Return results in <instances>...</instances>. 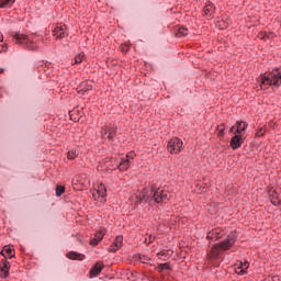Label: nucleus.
I'll return each instance as SVG.
<instances>
[{
	"label": "nucleus",
	"instance_id": "obj_32",
	"mask_svg": "<svg viewBox=\"0 0 281 281\" xmlns=\"http://www.w3.org/2000/svg\"><path fill=\"white\" fill-rule=\"evenodd\" d=\"M55 192L56 196H63L65 194V186H57Z\"/></svg>",
	"mask_w": 281,
	"mask_h": 281
},
{
	"label": "nucleus",
	"instance_id": "obj_7",
	"mask_svg": "<svg viewBox=\"0 0 281 281\" xmlns=\"http://www.w3.org/2000/svg\"><path fill=\"white\" fill-rule=\"evenodd\" d=\"M124 237L122 235L116 236L112 245L108 248L109 254H115V251H120V249H122Z\"/></svg>",
	"mask_w": 281,
	"mask_h": 281
},
{
	"label": "nucleus",
	"instance_id": "obj_13",
	"mask_svg": "<svg viewBox=\"0 0 281 281\" xmlns=\"http://www.w3.org/2000/svg\"><path fill=\"white\" fill-rule=\"evenodd\" d=\"M103 137H108V139H113L115 135H117V127L116 126H105L101 131Z\"/></svg>",
	"mask_w": 281,
	"mask_h": 281
},
{
	"label": "nucleus",
	"instance_id": "obj_5",
	"mask_svg": "<svg viewBox=\"0 0 281 281\" xmlns=\"http://www.w3.org/2000/svg\"><path fill=\"white\" fill-rule=\"evenodd\" d=\"M223 254V250L218 247L217 244H214L210 251L206 255L207 260L210 262H215V260H221V255Z\"/></svg>",
	"mask_w": 281,
	"mask_h": 281
},
{
	"label": "nucleus",
	"instance_id": "obj_44",
	"mask_svg": "<svg viewBox=\"0 0 281 281\" xmlns=\"http://www.w3.org/2000/svg\"><path fill=\"white\" fill-rule=\"evenodd\" d=\"M113 166H115V162H111L110 165L108 164V165H106L108 170H111V169H109V168H111V167H113Z\"/></svg>",
	"mask_w": 281,
	"mask_h": 281
},
{
	"label": "nucleus",
	"instance_id": "obj_39",
	"mask_svg": "<svg viewBox=\"0 0 281 281\" xmlns=\"http://www.w3.org/2000/svg\"><path fill=\"white\" fill-rule=\"evenodd\" d=\"M5 52H8V44H1L0 45V54H3Z\"/></svg>",
	"mask_w": 281,
	"mask_h": 281
},
{
	"label": "nucleus",
	"instance_id": "obj_6",
	"mask_svg": "<svg viewBox=\"0 0 281 281\" xmlns=\"http://www.w3.org/2000/svg\"><path fill=\"white\" fill-rule=\"evenodd\" d=\"M153 199L155 203H166L170 199V193L164 190H157L154 192Z\"/></svg>",
	"mask_w": 281,
	"mask_h": 281
},
{
	"label": "nucleus",
	"instance_id": "obj_47",
	"mask_svg": "<svg viewBox=\"0 0 281 281\" xmlns=\"http://www.w3.org/2000/svg\"><path fill=\"white\" fill-rule=\"evenodd\" d=\"M4 72H5V69L0 68V74H4Z\"/></svg>",
	"mask_w": 281,
	"mask_h": 281
},
{
	"label": "nucleus",
	"instance_id": "obj_42",
	"mask_svg": "<svg viewBox=\"0 0 281 281\" xmlns=\"http://www.w3.org/2000/svg\"><path fill=\"white\" fill-rule=\"evenodd\" d=\"M217 26H218L221 30H225V29L227 27V25L225 24L224 21L218 22Z\"/></svg>",
	"mask_w": 281,
	"mask_h": 281
},
{
	"label": "nucleus",
	"instance_id": "obj_33",
	"mask_svg": "<svg viewBox=\"0 0 281 281\" xmlns=\"http://www.w3.org/2000/svg\"><path fill=\"white\" fill-rule=\"evenodd\" d=\"M82 60H85V53H80L79 55H77L75 57V65H80V63H82Z\"/></svg>",
	"mask_w": 281,
	"mask_h": 281
},
{
	"label": "nucleus",
	"instance_id": "obj_19",
	"mask_svg": "<svg viewBox=\"0 0 281 281\" xmlns=\"http://www.w3.org/2000/svg\"><path fill=\"white\" fill-rule=\"evenodd\" d=\"M223 237V231L220 229H213L207 233L206 238L209 240H220V238Z\"/></svg>",
	"mask_w": 281,
	"mask_h": 281
},
{
	"label": "nucleus",
	"instance_id": "obj_36",
	"mask_svg": "<svg viewBox=\"0 0 281 281\" xmlns=\"http://www.w3.org/2000/svg\"><path fill=\"white\" fill-rule=\"evenodd\" d=\"M101 240L100 239H98L97 237H94V238H92L91 240H90V245H92V247H98V245H99V243H100Z\"/></svg>",
	"mask_w": 281,
	"mask_h": 281
},
{
	"label": "nucleus",
	"instance_id": "obj_24",
	"mask_svg": "<svg viewBox=\"0 0 281 281\" xmlns=\"http://www.w3.org/2000/svg\"><path fill=\"white\" fill-rule=\"evenodd\" d=\"M226 239L228 240V243L231 245H235L236 244V240H238V232L234 231V232H231Z\"/></svg>",
	"mask_w": 281,
	"mask_h": 281
},
{
	"label": "nucleus",
	"instance_id": "obj_35",
	"mask_svg": "<svg viewBox=\"0 0 281 281\" xmlns=\"http://www.w3.org/2000/svg\"><path fill=\"white\" fill-rule=\"evenodd\" d=\"M120 49L123 54H128V50L131 49V45L130 44H122L120 46Z\"/></svg>",
	"mask_w": 281,
	"mask_h": 281
},
{
	"label": "nucleus",
	"instance_id": "obj_23",
	"mask_svg": "<svg viewBox=\"0 0 281 281\" xmlns=\"http://www.w3.org/2000/svg\"><path fill=\"white\" fill-rule=\"evenodd\" d=\"M66 258H68L69 260H85L86 256L83 254H78L76 251H69L67 255H66Z\"/></svg>",
	"mask_w": 281,
	"mask_h": 281
},
{
	"label": "nucleus",
	"instance_id": "obj_1",
	"mask_svg": "<svg viewBox=\"0 0 281 281\" xmlns=\"http://www.w3.org/2000/svg\"><path fill=\"white\" fill-rule=\"evenodd\" d=\"M259 82L266 87H280L281 85V69L280 67L274 68L269 75L262 74L259 76Z\"/></svg>",
	"mask_w": 281,
	"mask_h": 281
},
{
	"label": "nucleus",
	"instance_id": "obj_18",
	"mask_svg": "<svg viewBox=\"0 0 281 281\" xmlns=\"http://www.w3.org/2000/svg\"><path fill=\"white\" fill-rule=\"evenodd\" d=\"M278 35L273 32H260L258 34V38H260V41H265V43H267V41H273V38H277Z\"/></svg>",
	"mask_w": 281,
	"mask_h": 281
},
{
	"label": "nucleus",
	"instance_id": "obj_21",
	"mask_svg": "<svg viewBox=\"0 0 281 281\" xmlns=\"http://www.w3.org/2000/svg\"><path fill=\"white\" fill-rule=\"evenodd\" d=\"M173 254L175 251L171 249H168V250L164 249L157 254V257L159 258V260H168L169 258H172Z\"/></svg>",
	"mask_w": 281,
	"mask_h": 281
},
{
	"label": "nucleus",
	"instance_id": "obj_43",
	"mask_svg": "<svg viewBox=\"0 0 281 281\" xmlns=\"http://www.w3.org/2000/svg\"><path fill=\"white\" fill-rule=\"evenodd\" d=\"M269 281H280V276H273Z\"/></svg>",
	"mask_w": 281,
	"mask_h": 281
},
{
	"label": "nucleus",
	"instance_id": "obj_14",
	"mask_svg": "<svg viewBox=\"0 0 281 281\" xmlns=\"http://www.w3.org/2000/svg\"><path fill=\"white\" fill-rule=\"evenodd\" d=\"M235 126H236L235 134L243 135L245 131H247V128L249 127V123L245 121H237Z\"/></svg>",
	"mask_w": 281,
	"mask_h": 281
},
{
	"label": "nucleus",
	"instance_id": "obj_31",
	"mask_svg": "<svg viewBox=\"0 0 281 281\" xmlns=\"http://www.w3.org/2000/svg\"><path fill=\"white\" fill-rule=\"evenodd\" d=\"M217 132L220 137H225V123L217 125Z\"/></svg>",
	"mask_w": 281,
	"mask_h": 281
},
{
	"label": "nucleus",
	"instance_id": "obj_16",
	"mask_svg": "<svg viewBox=\"0 0 281 281\" xmlns=\"http://www.w3.org/2000/svg\"><path fill=\"white\" fill-rule=\"evenodd\" d=\"M102 269H104V263L103 262H97L90 270V277L95 278L102 273Z\"/></svg>",
	"mask_w": 281,
	"mask_h": 281
},
{
	"label": "nucleus",
	"instance_id": "obj_38",
	"mask_svg": "<svg viewBox=\"0 0 281 281\" xmlns=\"http://www.w3.org/2000/svg\"><path fill=\"white\" fill-rule=\"evenodd\" d=\"M139 260H140V262L146 263V262H148V260H150V258L146 255H142V256H139Z\"/></svg>",
	"mask_w": 281,
	"mask_h": 281
},
{
	"label": "nucleus",
	"instance_id": "obj_20",
	"mask_svg": "<svg viewBox=\"0 0 281 281\" xmlns=\"http://www.w3.org/2000/svg\"><path fill=\"white\" fill-rule=\"evenodd\" d=\"M0 254L3 256L4 260H8V258H14V249H12L10 246H4Z\"/></svg>",
	"mask_w": 281,
	"mask_h": 281
},
{
	"label": "nucleus",
	"instance_id": "obj_3",
	"mask_svg": "<svg viewBox=\"0 0 281 281\" xmlns=\"http://www.w3.org/2000/svg\"><path fill=\"white\" fill-rule=\"evenodd\" d=\"M183 148V140L179 137H173L168 142L167 149L170 155H179Z\"/></svg>",
	"mask_w": 281,
	"mask_h": 281
},
{
	"label": "nucleus",
	"instance_id": "obj_17",
	"mask_svg": "<svg viewBox=\"0 0 281 281\" xmlns=\"http://www.w3.org/2000/svg\"><path fill=\"white\" fill-rule=\"evenodd\" d=\"M269 196H270V201H271L272 205H276V206L281 205V198H280V193H278V191L270 190Z\"/></svg>",
	"mask_w": 281,
	"mask_h": 281
},
{
	"label": "nucleus",
	"instance_id": "obj_8",
	"mask_svg": "<svg viewBox=\"0 0 281 281\" xmlns=\"http://www.w3.org/2000/svg\"><path fill=\"white\" fill-rule=\"evenodd\" d=\"M203 12H204V16H206V19L209 21H212V19H214V14L216 12V7L214 5V3H212V1H207L205 3Z\"/></svg>",
	"mask_w": 281,
	"mask_h": 281
},
{
	"label": "nucleus",
	"instance_id": "obj_26",
	"mask_svg": "<svg viewBox=\"0 0 281 281\" xmlns=\"http://www.w3.org/2000/svg\"><path fill=\"white\" fill-rule=\"evenodd\" d=\"M105 235H106V228L100 227L99 231L95 233L94 238H97L98 240H102Z\"/></svg>",
	"mask_w": 281,
	"mask_h": 281
},
{
	"label": "nucleus",
	"instance_id": "obj_45",
	"mask_svg": "<svg viewBox=\"0 0 281 281\" xmlns=\"http://www.w3.org/2000/svg\"><path fill=\"white\" fill-rule=\"evenodd\" d=\"M235 130H236V125H233V126L229 128V133H234Z\"/></svg>",
	"mask_w": 281,
	"mask_h": 281
},
{
	"label": "nucleus",
	"instance_id": "obj_10",
	"mask_svg": "<svg viewBox=\"0 0 281 281\" xmlns=\"http://www.w3.org/2000/svg\"><path fill=\"white\" fill-rule=\"evenodd\" d=\"M243 144H245V138H243V135H240V134H235L231 138V148L233 150H238V148H240V146H243Z\"/></svg>",
	"mask_w": 281,
	"mask_h": 281
},
{
	"label": "nucleus",
	"instance_id": "obj_27",
	"mask_svg": "<svg viewBox=\"0 0 281 281\" xmlns=\"http://www.w3.org/2000/svg\"><path fill=\"white\" fill-rule=\"evenodd\" d=\"M77 113H78L77 110L69 111V117L72 122H79L80 121V116H76Z\"/></svg>",
	"mask_w": 281,
	"mask_h": 281
},
{
	"label": "nucleus",
	"instance_id": "obj_2",
	"mask_svg": "<svg viewBox=\"0 0 281 281\" xmlns=\"http://www.w3.org/2000/svg\"><path fill=\"white\" fill-rule=\"evenodd\" d=\"M13 38L15 41V45H24L25 49H29V52H36V49H38V45L30 41V36L26 34L15 32L13 34Z\"/></svg>",
	"mask_w": 281,
	"mask_h": 281
},
{
	"label": "nucleus",
	"instance_id": "obj_41",
	"mask_svg": "<svg viewBox=\"0 0 281 281\" xmlns=\"http://www.w3.org/2000/svg\"><path fill=\"white\" fill-rule=\"evenodd\" d=\"M99 196H102V199H104V196H106V189H101L98 191Z\"/></svg>",
	"mask_w": 281,
	"mask_h": 281
},
{
	"label": "nucleus",
	"instance_id": "obj_9",
	"mask_svg": "<svg viewBox=\"0 0 281 281\" xmlns=\"http://www.w3.org/2000/svg\"><path fill=\"white\" fill-rule=\"evenodd\" d=\"M10 261L8 259H2L0 262V278L5 280L10 276Z\"/></svg>",
	"mask_w": 281,
	"mask_h": 281
},
{
	"label": "nucleus",
	"instance_id": "obj_28",
	"mask_svg": "<svg viewBox=\"0 0 281 281\" xmlns=\"http://www.w3.org/2000/svg\"><path fill=\"white\" fill-rule=\"evenodd\" d=\"M67 157L70 161H74L78 157V151L76 149H71L67 153Z\"/></svg>",
	"mask_w": 281,
	"mask_h": 281
},
{
	"label": "nucleus",
	"instance_id": "obj_40",
	"mask_svg": "<svg viewBox=\"0 0 281 281\" xmlns=\"http://www.w3.org/2000/svg\"><path fill=\"white\" fill-rule=\"evenodd\" d=\"M155 240V236L149 235L148 238H145V244L150 245Z\"/></svg>",
	"mask_w": 281,
	"mask_h": 281
},
{
	"label": "nucleus",
	"instance_id": "obj_29",
	"mask_svg": "<svg viewBox=\"0 0 281 281\" xmlns=\"http://www.w3.org/2000/svg\"><path fill=\"white\" fill-rule=\"evenodd\" d=\"M15 0H2L0 2V8H10L11 5H13Z\"/></svg>",
	"mask_w": 281,
	"mask_h": 281
},
{
	"label": "nucleus",
	"instance_id": "obj_25",
	"mask_svg": "<svg viewBox=\"0 0 281 281\" xmlns=\"http://www.w3.org/2000/svg\"><path fill=\"white\" fill-rule=\"evenodd\" d=\"M155 269L156 271H158V273H161L162 271H170L172 267L170 266V262H165V263L158 265Z\"/></svg>",
	"mask_w": 281,
	"mask_h": 281
},
{
	"label": "nucleus",
	"instance_id": "obj_30",
	"mask_svg": "<svg viewBox=\"0 0 281 281\" xmlns=\"http://www.w3.org/2000/svg\"><path fill=\"white\" fill-rule=\"evenodd\" d=\"M240 269L239 276H245V273H247V269H249V262L245 261L241 263Z\"/></svg>",
	"mask_w": 281,
	"mask_h": 281
},
{
	"label": "nucleus",
	"instance_id": "obj_22",
	"mask_svg": "<svg viewBox=\"0 0 281 281\" xmlns=\"http://www.w3.org/2000/svg\"><path fill=\"white\" fill-rule=\"evenodd\" d=\"M216 245L222 250V252L229 251L232 247H234V244H231L227 239H224L223 241H220Z\"/></svg>",
	"mask_w": 281,
	"mask_h": 281
},
{
	"label": "nucleus",
	"instance_id": "obj_12",
	"mask_svg": "<svg viewBox=\"0 0 281 281\" xmlns=\"http://www.w3.org/2000/svg\"><path fill=\"white\" fill-rule=\"evenodd\" d=\"M88 91H93V81H83L77 88V92L81 93V95H85Z\"/></svg>",
	"mask_w": 281,
	"mask_h": 281
},
{
	"label": "nucleus",
	"instance_id": "obj_4",
	"mask_svg": "<svg viewBox=\"0 0 281 281\" xmlns=\"http://www.w3.org/2000/svg\"><path fill=\"white\" fill-rule=\"evenodd\" d=\"M109 164H114V166L109 167V170H111V171L117 170V168H119V170H128V166H130L131 161L128 159L119 161L117 158L111 157Z\"/></svg>",
	"mask_w": 281,
	"mask_h": 281
},
{
	"label": "nucleus",
	"instance_id": "obj_11",
	"mask_svg": "<svg viewBox=\"0 0 281 281\" xmlns=\"http://www.w3.org/2000/svg\"><path fill=\"white\" fill-rule=\"evenodd\" d=\"M53 35L56 36V38H65L66 36H69L67 25L59 24L56 26L53 31Z\"/></svg>",
	"mask_w": 281,
	"mask_h": 281
},
{
	"label": "nucleus",
	"instance_id": "obj_34",
	"mask_svg": "<svg viewBox=\"0 0 281 281\" xmlns=\"http://www.w3.org/2000/svg\"><path fill=\"white\" fill-rule=\"evenodd\" d=\"M205 187H203V184L198 183L195 184V192H198V194H203V192H205Z\"/></svg>",
	"mask_w": 281,
	"mask_h": 281
},
{
	"label": "nucleus",
	"instance_id": "obj_37",
	"mask_svg": "<svg viewBox=\"0 0 281 281\" xmlns=\"http://www.w3.org/2000/svg\"><path fill=\"white\" fill-rule=\"evenodd\" d=\"M265 128H260V130H258L257 131V133L255 134L256 135V137H265Z\"/></svg>",
	"mask_w": 281,
	"mask_h": 281
},
{
	"label": "nucleus",
	"instance_id": "obj_15",
	"mask_svg": "<svg viewBox=\"0 0 281 281\" xmlns=\"http://www.w3.org/2000/svg\"><path fill=\"white\" fill-rule=\"evenodd\" d=\"M173 34H175L176 38H183V37L188 36L189 31H188V27L175 26Z\"/></svg>",
	"mask_w": 281,
	"mask_h": 281
},
{
	"label": "nucleus",
	"instance_id": "obj_46",
	"mask_svg": "<svg viewBox=\"0 0 281 281\" xmlns=\"http://www.w3.org/2000/svg\"><path fill=\"white\" fill-rule=\"evenodd\" d=\"M0 43H3V33H0Z\"/></svg>",
	"mask_w": 281,
	"mask_h": 281
}]
</instances>
